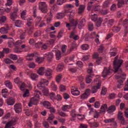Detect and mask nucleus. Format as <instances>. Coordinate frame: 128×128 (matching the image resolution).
<instances>
[{"mask_svg": "<svg viewBox=\"0 0 128 128\" xmlns=\"http://www.w3.org/2000/svg\"><path fill=\"white\" fill-rule=\"evenodd\" d=\"M43 106H44V108L48 109H49L50 107L52 106V104H50V103L48 101H44L43 102Z\"/></svg>", "mask_w": 128, "mask_h": 128, "instance_id": "nucleus-31", "label": "nucleus"}, {"mask_svg": "<svg viewBox=\"0 0 128 128\" xmlns=\"http://www.w3.org/2000/svg\"><path fill=\"white\" fill-rule=\"evenodd\" d=\"M124 4V0H118V8H122V6Z\"/></svg>", "mask_w": 128, "mask_h": 128, "instance_id": "nucleus-41", "label": "nucleus"}, {"mask_svg": "<svg viewBox=\"0 0 128 128\" xmlns=\"http://www.w3.org/2000/svg\"><path fill=\"white\" fill-rule=\"evenodd\" d=\"M22 24V23L20 20H17L15 22V26H17V28H20Z\"/></svg>", "mask_w": 128, "mask_h": 128, "instance_id": "nucleus-38", "label": "nucleus"}, {"mask_svg": "<svg viewBox=\"0 0 128 128\" xmlns=\"http://www.w3.org/2000/svg\"><path fill=\"white\" fill-rule=\"evenodd\" d=\"M39 10L43 12V14H46L48 12V4L46 2H40Z\"/></svg>", "mask_w": 128, "mask_h": 128, "instance_id": "nucleus-3", "label": "nucleus"}, {"mask_svg": "<svg viewBox=\"0 0 128 128\" xmlns=\"http://www.w3.org/2000/svg\"><path fill=\"white\" fill-rule=\"evenodd\" d=\"M6 16H2L0 18V24H4L6 22Z\"/></svg>", "mask_w": 128, "mask_h": 128, "instance_id": "nucleus-33", "label": "nucleus"}, {"mask_svg": "<svg viewBox=\"0 0 128 128\" xmlns=\"http://www.w3.org/2000/svg\"><path fill=\"white\" fill-rule=\"evenodd\" d=\"M0 32L2 34H8V26H6L2 27L0 28Z\"/></svg>", "mask_w": 128, "mask_h": 128, "instance_id": "nucleus-16", "label": "nucleus"}, {"mask_svg": "<svg viewBox=\"0 0 128 128\" xmlns=\"http://www.w3.org/2000/svg\"><path fill=\"white\" fill-rule=\"evenodd\" d=\"M3 53L8 54H10V50L8 48H4L3 50L2 51Z\"/></svg>", "mask_w": 128, "mask_h": 128, "instance_id": "nucleus-60", "label": "nucleus"}, {"mask_svg": "<svg viewBox=\"0 0 128 128\" xmlns=\"http://www.w3.org/2000/svg\"><path fill=\"white\" fill-rule=\"evenodd\" d=\"M100 112H98V111H95V113L94 114V118H98V116H100Z\"/></svg>", "mask_w": 128, "mask_h": 128, "instance_id": "nucleus-51", "label": "nucleus"}, {"mask_svg": "<svg viewBox=\"0 0 128 128\" xmlns=\"http://www.w3.org/2000/svg\"><path fill=\"white\" fill-rule=\"evenodd\" d=\"M118 74H120V76H118L116 77L117 81V88H120L122 86V83L124 80H126V75L125 74H122V72H118Z\"/></svg>", "mask_w": 128, "mask_h": 128, "instance_id": "nucleus-2", "label": "nucleus"}, {"mask_svg": "<svg viewBox=\"0 0 128 128\" xmlns=\"http://www.w3.org/2000/svg\"><path fill=\"white\" fill-rule=\"evenodd\" d=\"M118 118L120 120L122 124H124L126 120H124V114L122 112L119 111L118 114Z\"/></svg>", "mask_w": 128, "mask_h": 128, "instance_id": "nucleus-7", "label": "nucleus"}, {"mask_svg": "<svg viewBox=\"0 0 128 128\" xmlns=\"http://www.w3.org/2000/svg\"><path fill=\"white\" fill-rule=\"evenodd\" d=\"M48 80L46 79H41L38 84L37 85V86L38 88H40H40H44L46 86H48Z\"/></svg>", "mask_w": 128, "mask_h": 128, "instance_id": "nucleus-5", "label": "nucleus"}, {"mask_svg": "<svg viewBox=\"0 0 128 128\" xmlns=\"http://www.w3.org/2000/svg\"><path fill=\"white\" fill-rule=\"evenodd\" d=\"M26 24L29 28H34V23L30 18H28L27 20Z\"/></svg>", "mask_w": 128, "mask_h": 128, "instance_id": "nucleus-29", "label": "nucleus"}, {"mask_svg": "<svg viewBox=\"0 0 128 128\" xmlns=\"http://www.w3.org/2000/svg\"><path fill=\"white\" fill-rule=\"evenodd\" d=\"M90 89H86L85 92L82 95H81V99L86 100V98H88L90 94Z\"/></svg>", "mask_w": 128, "mask_h": 128, "instance_id": "nucleus-8", "label": "nucleus"}, {"mask_svg": "<svg viewBox=\"0 0 128 128\" xmlns=\"http://www.w3.org/2000/svg\"><path fill=\"white\" fill-rule=\"evenodd\" d=\"M44 67H40L38 68L37 71V72L40 76H44Z\"/></svg>", "mask_w": 128, "mask_h": 128, "instance_id": "nucleus-25", "label": "nucleus"}, {"mask_svg": "<svg viewBox=\"0 0 128 128\" xmlns=\"http://www.w3.org/2000/svg\"><path fill=\"white\" fill-rule=\"evenodd\" d=\"M110 72V70H108L105 68L102 72V76H103V78H106V76H108Z\"/></svg>", "mask_w": 128, "mask_h": 128, "instance_id": "nucleus-19", "label": "nucleus"}, {"mask_svg": "<svg viewBox=\"0 0 128 128\" xmlns=\"http://www.w3.org/2000/svg\"><path fill=\"white\" fill-rule=\"evenodd\" d=\"M76 116H78L76 112V110H72L70 112V116H72V118H70V120H71V122H74Z\"/></svg>", "mask_w": 128, "mask_h": 128, "instance_id": "nucleus-13", "label": "nucleus"}, {"mask_svg": "<svg viewBox=\"0 0 128 128\" xmlns=\"http://www.w3.org/2000/svg\"><path fill=\"white\" fill-rule=\"evenodd\" d=\"M72 107V104L64 105L62 107V110L63 112H68V110H70Z\"/></svg>", "mask_w": 128, "mask_h": 128, "instance_id": "nucleus-18", "label": "nucleus"}, {"mask_svg": "<svg viewBox=\"0 0 128 128\" xmlns=\"http://www.w3.org/2000/svg\"><path fill=\"white\" fill-rule=\"evenodd\" d=\"M48 48V45L47 43H45L44 44H42V46H41L42 50H46Z\"/></svg>", "mask_w": 128, "mask_h": 128, "instance_id": "nucleus-36", "label": "nucleus"}, {"mask_svg": "<svg viewBox=\"0 0 128 128\" xmlns=\"http://www.w3.org/2000/svg\"><path fill=\"white\" fill-rule=\"evenodd\" d=\"M62 74H58L56 76V82H60V80H62Z\"/></svg>", "mask_w": 128, "mask_h": 128, "instance_id": "nucleus-42", "label": "nucleus"}, {"mask_svg": "<svg viewBox=\"0 0 128 128\" xmlns=\"http://www.w3.org/2000/svg\"><path fill=\"white\" fill-rule=\"evenodd\" d=\"M64 2H66V0H57V4L58 6H62Z\"/></svg>", "mask_w": 128, "mask_h": 128, "instance_id": "nucleus-54", "label": "nucleus"}, {"mask_svg": "<svg viewBox=\"0 0 128 128\" xmlns=\"http://www.w3.org/2000/svg\"><path fill=\"white\" fill-rule=\"evenodd\" d=\"M94 82H96V85L92 86L91 89V92L92 94H96L98 90H100V87L102 86V82L100 80H94Z\"/></svg>", "mask_w": 128, "mask_h": 128, "instance_id": "nucleus-4", "label": "nucleus"}, {"mask_svg": "<svg viewBox=\"0 0 128 128\" xmlns=\"http://www.w3.org/2000/svg\"><path fill=\"white\" fill-rule=\"evenodd\" d=\"M71 92L73 96H80V92L76 89H72Z\"/></svg>", "mask_w": 128, "mask_h": 128, "instance_id": "nucleus-30", "label": "nucleus"}, {"mask_svg": "<svg viewBox=\"0 0 128 128\" xmlns=\"http://www.w3.org/2000/svg\"><path fill=\"white\" fill-rule=\"evenodd\" d=\"M84 5L80 4L78 9V14H82L84 12Z\"/></svg>", "mask_w": 128, "mask_h": 128, "instance_id": "nucleus-22", "label": "nucleus"}, {"mask_svg": "<svg viewBox=\"0 0 128 128\" xmlns=\"http://www.w3.org/2000/svg\"><path fill=\"white\" fill-rule=\"evenodd\" d=\"M56 60H60L62 58V54L60 53V51L58 50H56Z\"/></svg>", "mask_w": 128, "mask_h": 128, "instance_id": "nucleus-23", "label": "nucleus"}, {"mask_svg": "<svg viewBox=\"0 0 128 128\" xmlns=\"http://www.w3.org/2000/svg\"><path fill=\"white\" fill-rule=\"evenodd\" d=\"M26 38V32H24L20 34V39L24 40Z\"/></svg>", "mask_w": 128, "mask_h": 128, "instance_id": "nucleus-63", "label": "nucleus"}, {"mask_svg": "<svg viewBox=\"0 0 128 128\" xmlns=\"http://www.w3.org/2000/svg\"><path fill=\"white\" fill-rule=\"evenodd\" d=\"M4 84L6 86L10 88V90H12V84L9 80L5 81Z\"/></svg>", "mask_w": 128, "mask_h": 128, "instance_id": "nucleus-28", "label": "nucleus"}, {"mask_svg": "<svg viewBox=\"0 0 128 128\" xmlns=\"http://www.w3.org/2000/svg\"><path fill=\"white\" fill-rule=\"evenodd\" d=\"M69 21L72 26H74L73 30H74V29L76 28V26H78V21L74 20V19H70Z\"/></svg>", "mask_w": 128, "mask_h": 128, "instance_id": "nucleus-17", "label": "nucleus"}, {"mask_svg": "<svg viewBox=\"0 0 128 128\" xmlns=\"http://www.w3.org/2000/svg\"><path fill=\"white\" fill-rule=\"evenodd\" d=\"M110 10H112V12H116V4H112V6L110 7Z\"/></svg>", "mask_w": 128, "mask_h": 128, "instance_id": "nucleus-52", "label": "nucleus"}, {"mask_svg": "<svg viewBox=\"0 0 128 128\" xmlns=\"http://www.w3.org/2000/svg\"><path fill=\"white\" fill-rule=\"evenodd\" d=\"M64 12L67 14L68 16L69 17V20L74 19V12H70V10H66Z\"/></svg>", "mask_w": 128, "mask_h": 128, "instance_id": "nucleus-14", "label": "nucleus"}, {"mask_svg": "<svg viewBox=\"0 0 128 128\" xmlns=\"http://www.w3.org/2000/svg\"><path fill=\"white\" fill-rule=\"evenodd\" d=\"M2 38L6 40L8 38V36L6 35H2L0 36V44H2Z\"/></svg>", "mask_w": 128, "mask_h": 128, "instance_id": "nucleus-59", "label": "nucleus"}, {"mask_svg": "<svg viewBox=\"0 0 128 128\" xmlns=\"http://www.w3.org/2000/svg\"><path fill=\"white\" fill-rule=\"evenodd\" d=\"M104 122L105 124H110V122H112L113 124L114 128H116V122L114 121V118H112L111 119H106L104 120Z\"/></svg>", "mask_w": 128, "mask_h": 128, "instance_id": "nucleus-11", "label": "nucleus"}, {"mask_svg": "<svg viewBox=\"0 0 128 128\" xmlns=\"http://www.w3.org/2000/svg\"><path fill=\"white\" fill-rule=\"evenodd\" d=\"M94 58H95L96 60V64H100L102 62V58L100 57L98 53L95 52L94 53L93 55Z\"/></svg>", "mask_w": 128, "mask_h": 128, "instance_id": "nucleus-9", "label": "nucleus"}, {"mask_svg": "<svg viewBox=\"0 0 128 128\" xmlns=\"http://www.w3.org/2000/svg\"><path fill=\"white\" fill-rule=\"evenodd\" d=\"M109 5H110V1L106 0L104 3L103 8H108Z\"/></svg>", "mask_w": 128, "mask_h": 128, "instance_id": "nucleus-50", "label": "nucleus"}, {"mask_svg": "<svg viewBox=\"0 0 128 128\" xmlns=\"http://www.w3.org/2000/svg\"><path fill=\"white\" fill-rule=\"evenodd\" d=\"M43 126L46 128H50V124H48V122L46 121H44L42 123Z\"/></svg>", "mask_w": 128, "mask_h": 128, "instance_id": "nucleus-61", "label": "nucleus"}, {"mask_svg": "<svg viewBox=\"0 0 128 128\" xmlns=\"http://www.w3.org/2000/svg\"><path fill=\"white\" fill-rule=\"evenodd\" d=\"M106 110H108V105L106 104H104L101 106L100 113L103 114V112H106Z\"/></svg>", "mask_w": 128, "mask_h": 128, "instance_id": "nucleus-20", "label": "nucleus"}, {"mask_svg": "<svg viewBox=\"0 0 128 128\" xmlns=\"http://www.w3.org/2000/svg\"><path fill=\"white\" fill-rule=\"evenodd\" d=\"M51 88H52V90H58V86H56V84H54V83L52 82L51 84Z\"/></svg>", "mask_w": 128, "mask_h": 128, "instance_id": "nucleus-56", "label": "nucleus"}, {"mask_svg": "<svg viewBox=\"0 0 128 128\" xmlns=\"http://www.w3.org/2000/svg\"><path fill=\"white\" fill-rule=\"evenodd\" d=\"M4 62L6 64H13L14 62L10 58H6L4 60Z\"/></svg>", "mask_w": 128, "mask_h": 128, "instance_id": "nucleus-48", "label": "nucleus"}, {"mask_svg": "<svg viewBox=\"0 0 128 128\" xmlns=\"http://www.w3.org/2000/svg\"><path fill=\"white\" fill-rule=\"evenodd\" d=\"M14 126V124H12V121H10L6 123L4 128H8L10 126Z\"/></svg>", "mask_w": 128, "mask_h": 128, "instance_id": "nucleus-53", "label": "nucleus"}, {"mask_svg": "<svg viewBox=\"0 0 128 128\" xmlns=\"http://www.w3.org/2000/svg\"><path fill=\"white\" fill-rule=\"evenodd\" d=\"M52 58H54V54H52V52H49V55H48L47 57L48 60V62H52Z\"/></svg>", "mask_w": 128, "mask_h": 128, "instance_id": "nucleus-35", "label": "nucleus"}, {"mask_svg": "<svg viewBox=\"0 0 128 128\" xmlns=\"http://www.w3.org/2000/svg\"><path fill=\"white\" fill-rule=\"evenodd\" d=\"M116 110V106L112 105L109 106V108L107 110V112H114Z\"/></svg>", "mask_w": 128, "mask_h": 128, "instance_id": "nucleus-24", "label": "nucleus"}, {"mask_svg": "<svg viewBox=\"0 0 128 128\" xmlns=\"http://www.w3.org/2000/svg\"><path fill=\"white\" fill-rule=\"evenodd\" d=\"M9 58L13 60H18V56L16 54H10Z\"/></svg>", "mask_w": 128, "mask_h": 128, "instance_id": "nucleus-40", "label": "nucleus"}, {"mask_svg": "<svg viewBox=\"0 0 128 128\" xmlns=\"http://www.w3.org/2000/svg\"><path fill=\"white\" fill-rule=\"evenodd\" d=\"M31 101L32 102L33 104L36 106L38 104V100L36 99L35 97H33L31 98Z\"/></svg>", "mask_w": 128, "mask_h": 128, "instance_id": "nucleus-34", "label": "nucleus"}, {"mask_svg": "<svg viewBox=\"0 0 128 128\" xmlns=\"http://www.w3.org/2000/svg\"><path fill=\"white\" fill-rule=\"evenodd\" d=\"M86 84H90V82H92V76H90V75H88L86 77Z\"/></svg>", "mask_w": 128, "mask_h": 128, "instance_id": "nucleus-43", "label": "nucleus"}, {"mask_svg": "<svg viewBox=\"0 0 128 128\" xmlns=\"http://www.w3.org/2000/svg\"><path fill=\"white\" fill-rule=\"evenodd\" d=\"M56 70L57 72H62V70H64V65L62 64H58L56 68Z\"/></svg>", "mask_w": 128, "mask_h": 128, "instance_id": "nucleus-39", "label": "nucleus"}, {"mask_svg": "<svg viewBox=\"0 0 128 128\" xmlns=\"http://www.w3.org/2000/svg\"><path fill=\"white\" fill-rule=\"evenodd\" d=\"M91 128H98L100 126V124L98 122H89Z\"/></svg>", "mask_w": 128, "mask_h": 128, "instance_id": "nucleus-32", "label": "nucleus"}, {"mask_svg": "<svg viewBox=\"0 0 128 128\" xmlns=\"http://www.w3.org/2000/svg\"><path fill=\"white\" fill-rule=\"evenodd\" d=\"M34 94L36 98H40V96H42V93H40V92L38 90H36Z\"/></svg>", "mask_w": 128, "mask_h": 128, "instance_id": "nucleus-37", "label": "nucleus"}, {"mask_svg": "<svg viewBox=\"0 0 128 128\" xmlns=\"http://www.w3.org/2000/svg\"><path fill=\"white\" fill-rule=\"evenodd\" d=\"M54 114H51L49 115V116L47 119V121L48 122H50V124H52V120H54Z\"/></svg>", "mask_w": 128, "mask_h": 128, "instance_id": "nucleus-27", "label": "nucleus"}, {"mask_svg": "<svg viewBox=\"0 0 128 128\" xmlns=\"http://www.w3.org/2000/svg\"><path fill=\"white\" fill-rule=\"evenodd\" d=\"M86 24V19L82 18L81 20L78 24V28L79 30H82L84 26V25Z\"/></svg>", "mask_w": 128, "mask_h": 128, "instance_id": "nucleus-15", "label": "nucleus"}, {"mask_svg": "<svg viewBox=\"0 0 128 128\" xmlns=\"http://www.w3.org/2000/svg\"><path fill=\"white\" fill-rule=\"evenodd\" d=\"M14 40L8 41V48H12V46H14Z\"/></svg>", "mask_w": 128, "mask_h": 128, "instance_id": "nucleus-49", "label": "nucleus"}, {"mask_svg": "<svg viewBox=\"0 0 128 128\" xmlns=\"http://www.w3.org/2000/svg\"><path fill=\"white\" fill-rule=\"evenodd\" d=\"M44 90H42L44 96H48V89L46 88H43Z\"/></svg>", "mask_w": 128, "mask_h": 128, "instance_id": "nucleus-55", "label": "nucleus"}, {"mask_svg": "<svg viewBox=\"0 0 128 128\" xmlns=\"http://www.w3.org/2000/svg\"><path fill=\"white\" fill-rule=\"evenodd\" d=\"M6 102L8 106H14L16 102V99L10 97L6 99Z\"/></svg>", "mask_w": 128, "mask_h": 128, "instance_id": "nucleus-10", "label": "nucleus"}, {"mask_svg": "<svg viewBox=\"0 0 128 128\" xmlns=\"http://www.w3.org/2000/svg\"><path fill=\"white\" fill-rule=\"evenodd\" d=\"M122 64V60H118V56H116V57L115 58V60L114 61V70H115V72H120V74H122V69H120V68Z\"/></svg>", "mask_w": 128, "mask_h": 128, "instance_id": "nucleus-1", "label": "nucleus"}, {"mask_svg": "<svg viewBox=\"0 0 128 128\" xmlns=\"http://www.w3.org/2000/svg\"><path fill=\"white\" fill-rule=\"evenodd\" d=\"M102 18H99L98 20L96 22V26L98 28H100V25L102 24Z\"/></svg>", "mask_w": 128, "mask_h": 128, "instance_id": "nucleus-44", "label": "nucleus"}, {"mask_svg": "<svg viewBox=\"0 0 128 128\" xmlns=\"http://www.w3.org/2000/svg\"><path fill=\"white\" fill-rule=\"evenodd\" d=\"M18 18V14L16 13L12 12L10 14V18L12 22H16V18Z\"/></svg>", "mask_w": 128, "mask_h": 128, "instance_id": "nucleus-21", "label": "nucleus"}, {"mask_svg": "<svg viewBox=\"0 0 128 128\" xmlns=\"http://www.w3.org/2000/svg\"><path fill=\"white\" fill-rule=\"evenodd\" d=\"M44 74L46 76H48V80H52V70L50 68L47 69L45 72Z\"/></svg>", "mask_w": 128, "mask_h": 128, "instance_id": "nucleus-12", "label": "nucleus"}, {"mask_svg": "<svg viewBox=\"0 0 128 128\" xmlns=\"http://www.w3.org/2000/svg\"><path fill=\"white\" fill-rule=\"evenodd\" d=\"M91 19L92 22H96L98 20V15L96 14H94L91 16Z\"/></svg>", "mask_w": 128, "mask_h": 128, "instance_id": "nucleus-45", "label": "nucleus"}, {"mask_svg": "<svg viewBox=\"0 0 128 128\" xmlns=\"http://www.w3.org/2000/svg\"><path fill=\"white\" fill-rule=\"evenodd\" d=\"M14 82L15 84H22V82H20V78L18 77H17L16 79H14Z\"/></svg>", "mask_w": 128, "mask_h": 128, "instance_id": "nucleus-57", "label": "nucleus"}, {"mask_svg": "<svg viewBox=\"0 0 128 128\" xmlns=\"http://www.w3.org/2000/svg\"><path fill=\"white\" fill-rule=\"evenodd\" d=\"M123 24L124 26H125L126 28H128V19L126 18L123 21Z\"/></svg>", "mask_w": 128, "mask_h": 128, "instance_id": "nucleus-64", "label": "nucleus"}, {"mask_svg": "<svg viewBox=\"0 0 128 128\" xmlns=\"http://www.w3.org/2000/svg\"><path fill=\"white\" fill-rule=\"evenodd\" d=\"M42 42H38L35 44L36 48H42Z\"/></svg>", "mask_w": 128, "mask_h": 128, "instance_id": "nucleus-58", "label": "nucleus"}, {"mask_svg": "<svg viewBox=\"0 0 128 128\" xmlns=\"http://www.w3.org/2000/svg\"><path fill=\"white\" fill-rule=\"evenodd\" d=\"M30 78L32 80H36L38 78V76L35 73H32L30 75Z\"/></svg>", "mask_w": 128, "mask_h": 128, "instance_id": "nucleus-26", "label": "nucleus"}, {"mask_svg": "<svg viewBox=\"0 0 128 128\" xmlns=\"http://www.w3.org/2000/svg\"><path fill=\"white\" fill-rule=\"evenodd\" d=\"M76 65L79 68H82V66H84V64H82V61H78V62H77Z\"/></svg>", "mask_w": 128, "mask_h": 128, "instance_id": "nucleus-62", "label": "nucleus"}, {"mask_svg": "<svg viewBox=\"0 0 128 128\" xmlns=\"http://www.w3.org/2000/svg\"><path fill=\"white\" fill-rule=\"evenodd\" d=\"M14 110L16 114H20L22 110V106L20 103H16L14 106Z\"/></svg>", "mask_w": 128, "mask_h": 128, "instance_id": "nucleus-6", "label": "nucleus"}, {"mask_svg": "<svg viewBox=\"0 0 128 128\" xmlns=\"http://www.w3.org/2000/svg\"><path fill=\"white\" fill-rule=\"evenodd\" d=\"M22 48L20 47H15L14 49V52H16L17 54H18L20 52H22Z\"/></svg>", "mask_w": 128, "mask_h": 128, "instance_id": "nucleus-46", "label": "nucleus"}, {"mask_svg": "<svg viewBox=\"0 0 128 128\" xmlns=\"http://www.w3.org/2000/svg\"><path fill=\"white\" fill-rule=\"evenodd\" d=\"M88 46L87 44H83L81 46V48L83 50H88Z\"/></svg>", "mask_w": 128, "mask_h": 128, "instance_id": "nucleus-47", "label": "nucleus"}]
</instances>
